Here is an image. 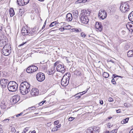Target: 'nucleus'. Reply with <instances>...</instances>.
I'll use <instances>...</instances> for the list:
<instances>
[{
    "mask_svg": "<svg viewBox=\"0 0 133 133\" xmlns=\"http://www.w3.org/2000/svg\"><path fill=\"white\" fill-rule=\"evenodd\" d=\"M59 123V122L58 121H56L54 122V124L56 125H57Z\"/></svg>",
    "mask_w": 133,
    "mask_h": 133,
    "instance_id": "obj_48",
    "label": "nucleus"
},
{
    "mask_svg": "<svg viewBox=\"0 0 133 133\" xmlns=\"http://www.w3.org/2000/svg\"><path fill=\"white\" fill-rule=\"evenodd\" d=\"M56 69L58 71L61 72L62 73H64L66 70L65 66H64L63 64L62 63L61 64L57 65Z\"/></svg>",
    "mask_w": 133,
    "mask_h": 133,
    "instance_id": "obj_9",
    "label": "nucleus"
},
{
    "mask_svg": "<svg viewBox=\"0 0 133 133\" xmlns=\"http://www.w3.org/2000/svg\"><path fill=\"white\" fill-rule=\"evenodd\" d=\"M129 133H133V130H131L130 131Z\"/></svg>",
    "mask_w": 133,
    "mask_h": 133,
    "instance_id": "obj_61",
    "label": "nucleus"
},
{
    "mask_svg": "<svg viewBox=\"0 0 133 133\" xmlns=\"http://www.w3.org/2000/svg\"><path fill=\"white\" fill-rule=\"evenodd\" d=\"M122 34L124 35L125 33V31L123 30L122 31Z\"/></svg>",
    "mask_w": 133,
    "mask_h": 133,
    "instance_id": "obj_58",
    "label": "nucleus"
},
{
    "mask_svg": "<svg viewBox=\"0 0 133 133\" xmlns=\"http://www.w3.org/2000/svg\"><path fill=\"white\" fill-rule=\"evenodd\" d=\"M36 77L38 81L41 82L44 80L45 77L44 74L43 73L39 72L37 74Z\"/></svg>",
    "mask_w": 133,
    "mask_h": 133,
    "instance_id": "obj_8",
    "label": "nucleus"
},
{
    "mask_svg": "<svg viewBox=\"0 0 133 133\" xmlns=\"http://www.w3.org/2000/svg\"><path fill=\"white\" fill-rule=\"evenodd\" d=\"M37 33V31L36 29L33 28L31 31H30L28 33V35L29 36H34L36 35Z\"/></svg>",
    "mask_w": 133,
    "mask_h": 133,
    "instance_id": "obj_16",
    "label": "nucleus"
},
{
    "mask_svg": "<svg viewBox=\"0 0 133 133\" xmlns=\"http://www.w3.org/2000/svg\"><path fill=\"white\" fill-rule=\"evenodd\" d=\"M75 118L71 117L69 118L68 120L70 121H73Z\"/></svg>",
    "mask_w": 133,
    "mask_h": 133,
    "instance_id": "obj_44",
    "label": "nucleus"
},
{
    "mask_svg": "<svg viewBox=\"0 0 133 133\" xmlns=\"http://www.w3.org/2000/svg\"><path fill=\"white\" fill-rule=\"evenodd\" d=\"M24 1L23 0H17V3L20 6H23L24 5Z\"/></svg>",
    "mask_w": 133,
    "mask_h": 133,
    "instance_id": "obj_27",
    "label": "nucleus"
},
{
    "mask_svg": "<svg viewBox=\"0 0 133 133\" xmlns=\"http://www.w3.org/2000/svg\"><path fill=\"white\" fill-rule=\"evenodd\" d=\"M128 18L130 21L133 22V11L129 15Z\"/></svg>",
    "mask_w": 133,
    "mask_h": 133,
    "instance_id": "obj_25",
    "label": "nucleus"
},
{
    "mask_svg": "<svg viewBox=\"0 0 133 133\" xmlns=\"http://www.w3.org/2000/svg\"><path fill=\"white\" fill-rule=\"evenodd\" d=\"M108 100L110 102H112L113 101V99L111 97H109L108 98Z\"/></svg>",
    "mask_w": 133,
    "mask_h": 133,
    "instance_id": "obj_46",
    "label": "nucleus"
},
{
    "mask_svg": "<svg viewBox=\"0 0 133 133\" xmlns=\"http://www.w3.org/2000/svg\"><path fill=\"white\" fill-rule=\"evenodd\" d=\"M103 76L104 77L107 78L109 76V74L107 72H105L103 73Z\"/></svg>",
    "mask_w": 133,
    "mask_h": 133,
    "instance_id": "obj_32",
    "label": "nucleus"
},
{
    "mask_svg": "<svg viewBox=\"0 0 133 133\" xmlns=\"http://www.w3.org/2000/svg\"><path fill=\"white\" fill-rule=\"evenodd\" d=\"M129 119V118H127L124 119L122 120L121 122V123L122 124H123L125 123H126L128 122Z\"/></svg>",
    "mask_w": 133,
    "mask_h": 133,
    "instance_id": "obj_30",
    "label": "nucleus"
},
{
    "mask_svg": "<svg viewBox=\"0 0 133 133\" xmlns=\"http://www.w3.org/2000/svg\"><path fill=\"white\" fill-rule=\"evenodd\" d=\"M2 30V26L0 25V31Z\"/></svg>",
    "mask_w": 133,
    "mask_h": 133,
    "instance_id": "obj_59",
    "label": "nucleus"
},
{
    "mask_svg": "<svg viewBox=\"0 0 133 133\" xmlns=\"http://www.w3.org/2000/svg\"><path fill=\"white\" fill-rule=\"evenodd\" d=\"M26 71L28 73H32V71H31L30 66L28 67L26 69Z\"/></svg>",
    "mask_w": 133,
    "mask_h": 133,
    "instance_id": "obj_33",
    "label": "nucleus"
},
{
    "mask_svg": "<svg viewBox=\"0 0 133 133\" xmlns=\"http://www.w3.org/2000/svg\"><path fill=\"white\" fill-rule=\"evenodd\" d=\"M82 11H84V14L85 16H87V17L90 15V12L89 10L87 9V10H83Z\"/></svg>",
    "mask_w": 133,
    "mask_h": 133,
    "instance_id": "obj_26",
    "label": "nucleus"
},
{
    "mask_svg": "<svg viewBox=\"0 0 133 133\" xmlns=\"http://www.w3.org/2000/svg\"><path fill=\"white\" fill-rule=\"evenodd\" d=\"M127 55L129 57H133V49L129 50L128 52Z\"/></svg>",
    "mask_w": 133,
    "mask_h": 133,
    "instance_id": "obj_28",
    "label": "nucleus"
},
{
    "mask_svg": "<svg viewBox=\"0 0 133 133\" xmlns=\"http://www.w3.org/2000/svg\"><path fill=\"white\" fill-rule=\"evenodd\" d=\"M100 130V128L97 126H94L93 127L89 128L87 130V133H99Z\"/></svg>",
    "mask_w": 133,
    "mask_h": 133,
    "instance_id": "obj_4",
    "label": "nucleus"
},
{
    "mask_svg": "<svg viewBox=\"0 0 133 133\" xmlns=\"http://www.w3.org/2000/svg\"><path fill=\"white\" fill-rule=\"evenodd\" d=\"M116 111L117 113H119L121 112V110L120 109H119L117 110H116Z\"/></svg>",
    "mask_w": 133,
    "mask_h": 133,
    "instance_id": "obj_57",
    "label": "nucleus"
},
{
    "mask_svg": "<svg viewBox=\"0 0 133 133\" xmlns=\"http://www.w3.org/2000/svg\"><path fill=\"white\" fill-rule=\"evenodd\" d=\"M100 103L101 104V105H102L103 104V100H101V101H100Z\"/></svg>",
    "mask_w": 133,
    "mask_h": 133,
    "instance_id": "obj_56",
    "label": "nucleus"
},
{
    "mask_svg": "<svg viewBox=\"0 0 133 133\" xmlns=\"http://www.w3.org/2000/svg\"><path fill=\"white\" fill-rule=\"evenodd\" d=\"M3 131L2 129V125L0 124V133H3Z\"/></svg>",
    "mask_w": 133,
    "mask_h": 133,
    "instance_id": "obj_41",
    "label": "nucleus"
},
{
    "mask_svg": "<svg viewBox=\"0 0 133 133\" xmlns=\"http://www.w3.org/2000/svg\"><path fill=\"white\" fill-rule=\"evenodd\" d=\"M5 38L6 39H5L0 40V47H2L4 46H5V45H6V44L7 42V38Z\"/></svg>",
    "mask_w": 133,
    "mask_h": 133,
    "instance_id": "obj_17",
    "label": "nucleus"
},
{
    "mask_svg": "<svg viewBox=\"0 0 133 133\" xmlns=\"http://www.w3.org/2000/svg\"><path fill=\"white\" fill-rule=\"evenodd\" d=\"M30 67L31 71H32V73L36 71L38 69L37 67L34 65L30 66Z\"/></svg>",
    "mask_w": 133,
    "mask_h": 133,
    "instance_id": "obj_24",
    "label": "nucleus"
},
{
    "mask_svg": "<svg viewBox=\"0 0 133 133\" xmlns=\"http://www.w3.org/2000/svg\"><path fill=\"white\" fill-rule=\"evenodd\" d=\"M112 118V117H108V119H111Z\"/></svg>",
    "mask_w": 133,
    "mask_h": 133,
    "instance_id": "obj_64",
    "label": "nucleus"
},
{
    "mask_svg": "<svg viewBox=\"0 0 133 133\" xmlns=\"http://www.w3.org/2000/svg\"><path fill=\"white\" fill-rule=\"evenodd\" d=\"M107 16V13L105 10L101 9L99 11L98 17L99 18L104 19Z\"/></svg>",
    "mask_w": 133,
    "mask_h": 133,
    "instance_id": "obj_7",
    "label": "nucleus"
},
{
    "mask_svg": "<svg viewBox=\"0 0 133 133\" xmlns=\"http://www.w3.org/2000/svg\"><path fill=\"white\" fill-rule=\"evenodd\" d=\"M5 30L6 32H7L9 33H10L11 32V29L10 28V27L9 26L6 27Z\"/></svg>",
    "mask_w": 133,
    "mask_h": 133,
    "instance_id": "obj_34",
    "label": "nucleus"
},
{
    "mask_svg": "<svg viewBox=\"0 0 133 133\" xmlns=\"http://www.w3.org/2000/svg\"><path fill=\"white\" fill-rule=\"evenodd\" d=\"M75 31L76 32H78V31H79V30L78 29L75 30Z\"/></svg>",
    "mask_w": 133,
    "mask_h": 133,
    "instance_id": "obj_63",
    "label": "nucleus"
},
{
    "mask_svg": "<svg viewBox=\"0 0 133 133\" xmlns=\"http://www.w3.org/2000/svg\"><path fill=\"white\" fill-rule=\"evenodd\" d=\"M29 129V128L28 127H26L24 129V130L23 131H25L26 132V131H27Z\"/></svg>",
    "mask_w": 133,
    "mask_h": 133,
    "instance_id": "obj_51",
    "label": "nucleus"
},
{
    "mask_svg": "<svg viewBox=\"0 0 133 133\" xmlns=\"http://www.w3.org/2000/svg\"><path fill=\"white\" fill-rule=\"evenodd\" d=\"M24 1V5L27 4L29 3V0H23Z\"/></svg>",
    "mask_w": 133,
    "mask_h": 133,
    "instance_id": "obj_40",
    "label": "nucleus"
},
{
    "mask_svg": "<svg viewBox=\"0 0 133 133\" xmlns=\"http://www.w3.org/2000/svg\"><path fill=\"white\" fill-rule=\"evenodd\" d=\"M29 30L24 28H22L21 30V33L23 36L28 35L29 32Z\"/></svg>",
    "mask_w": 133,
    "mask_h": 133,
    "instance_id": "obj_15",
    "label": "nucleus"
},
{
    "mask_svg": "<svg viewBox=\"0 0 133 133\" xmlns=\"http://www.w3.org/2000/svg\"><path fill=\"white\" fill-rule=\"evenodd\" d=\"M69 26V25L67 26V27H68ZM67 27V26H64L63 28H60L59 29V30L61 31H64V30L65 29H66V27Z\"/></svg>",
    "mask_w": 133,
    "mask_h": 133,
    "instance_id": "obj_39",
    "label": "nucleus"
},
{
    "mask_svg": "<svg viewBox=\"0 0 133 133\" xmlns=\"http://www.w3.org/2000/svg\"><path fill=\"white\" fill-rule=\"evenodd\" d=\"M9 82L8 80L7 79L1 78L0 81V83L2 87L3 88H5Z\"/></svg>",
    "mask_w": 133,
    "mask_h": 133,
    "instance_id": "obj_10",
    "label": "nucleus"
},
{
    "mask_svg": "<svg viewBox=\"0 0 133 133\" xmlns=\"http://www.w3.org/2000/svg\"><path fill=\"white\" fill-rule=\"evenodd\" d=\"M7 103L6 102L2 101L1 104V106L2 109H5L6 108Z\"/></svg>",
    "mask_w": 133,
    "mask_h": 133,
    "instance_id": "obj_21",
    "label": "nucleus"
},
{
    "mask_svg": "<svg viewBox=\"0 0 133 133\" xmlns=\"http://www.w3.org/2000/svg\"><path fill=\"white\" fill-rule=\"evenodd\" d=\"M54 72L53 70H48V74L49 75H52L54 74Z\"/></svg>",
    "mask_w": 133,
    "mask_h": 133,
    "instance_id": "obj_38",
    "label": "nucleus"
},
{
    "mask_svg": "<svg viewBox=\"0 0 133 133\" xmlns=\"http://www.w3.org/2000/svg\"><path fill=\"white\" fill-rule=\"evenodd\" d=\"M88 89H89L88 88L87 89V91H84L82 92H80L78 94H76V97H78V98H80L81 97V96L85 93L88 91Z\"/></svg>",
    "mask_w": 133,
    "mask_h": 133,
    "instance_id": "obj_22",
    "label": "nucleus"
},
{
    "mask_svg": "<svg viewBox=\"0 0 133 133\" xmlns=\"http://www.w3.org/2000/svg\"><path fill=\"white\" fill-rule=\"evenodd\" d=\"M112 126V125L111 123H108L107 124V127H108L110 128Z\"/></svg>",
    "mask_w": 133,
    "mask_h": 133,
    "instance_id": "obj_49",
    "label": "nucleus"
},
{
    "mask_svg": "<svg viewBox=\"0 0 133 133\" xmlns=\"http://www.w3.org/2000/svg\"><path fill=\"white\" fill-rule=\"evenodd\" d=\"M130 9L129 4L126 3H122L120 7L121 11L125 13L128 11Z\"/></svg>",
    "mask_w": 133,
    "mask_h": 133,
    "instance_id": "obj_5",
    "label": "nucleus"
},
{
    "mask_svg": "<svg viewBox=\"0 0 133 133\" xmlns=\"http://www.w3.org/2000/svg\"><path fill=\"white\" fill-rule=\"evenodd\" d=\"M113 77H114V78L112 79L111 82L113 84H116V82L115 81L114 78H115L116 77H121V76L117 75L116 74H113L112 77V78H113Z\"/></svg>",
    "mask_w": 133,
    "mask_h": 133,
    "instance_id": "obj_23",
    "label": "nucleus"
},
{
    "mask_svg": "<svg viewBox=\"0 0 133 133\" xmlns=\"http://www.w3.org/2000/svg\"><path fill=\"white\" fill-rule=\"evenodd\" d=\"M30 85L28 82L24 81L21 84L19 90L22 95H25L29 92L30 90Z\"/></svg>",
    "mask_w": 133,
    "mask_h": 133,
    "instance_id": "obj_1",
    "label": "nucleus"
},
{
    "mask_svg": "<svg viewBox=\"0 0 133 133\" xmlns=\"http://www.w3.org/2000/svg\"><path fill=\"white\" fill-rule=\"evenodd\" d=\"M74 74L77 76H81L82 75V70L79 68L76 69L74 71Z\"/></svg>",
    "mask_w": 133,
    "mask_h": 133,
    "instance_id": "obj_18",
    "label": "nucleus"
},
{
    "mask_svg": "<svg viewBox=\"0 0 133 133\" xmlns=\"http://www.w3.org/2000/svg\"><path fill=\"white\" fill-rule=\"evenodd\" d=\"M26 43V42H23L22 44L19 45V46H23V45H24Z\"/></svg>",
    "mask_w": 133,
    "mask_h": 133,
    "instance_id": "obj_50",
    "label": "nucleus"
},
{
    "mask_svg": "<svg viewBox=\"0 0 133 133\" xmlns=\"http://www.w3.org/2000/svg\"><path fill=\"white\" fill-rule=\"evenodd\" d=\"M109 131H106L104 133H109Z\"/></svg>",
    "mask_w": 133,
    "mask_h": 133,
    "instance_id": "obj_62",
    "label": "nucleus"
},
{
    "mask_svg": "<svg viewBox=\"0 0 133 133\" xmlns=\"http://www.w3.org/2000/svg\"><path fill=\"white\" fill-rule=\"evenodd\" d=\"M95 27L97 29V31L98 30L101 32L102 30L103 26L102 23L101 22H96L95 25Z\"/></svg>",
    "mask_w": 133,
    "mask_h": 133,
    "instance_id": "obj_12",
    "label": "nucleus"
},
{
    "mask_svg": "<svg viewBox=\"0 0 133 133\" xmlns=\"http://www.w3.org/2000/svg\"><path fill=\"white\" fill-rule=\"evenodd\" d=\"M74 18L77 19L78 16V12L77 10H74L73 12Z\"/></svg>",
    "mask_w": 133,
    "mask_h": 133,
    "instance_id": "obj_20",
    "label": "nucleus"
},
{
    "mask_svg": "<svg viewBox=\"0 0 133 133\" xmlns=\"http://www.w3.org/2000/svg\"><path fill=\"white\" fill-rule=\"evenodd\" d=\"M9 13L10 17H12L14 16L15 14V12L13 9L11 8L10 9Z\"/></svg>",
    "mask_w": 133,
    "mask_h": 133,
    "instance_id": "obj_29",
    "label": "nucleus"
},
{
    "mask_svg": "<svg viewBox=\"0 0 133 133\" xmlns=\"http://www.w3.org/2000/svg\"><path fill=\"white\" fill-rule=\"evenodd\" d=\"M19 99V96L18 95H15L12 97L11 99V101L13 102V104H14L17 102Z\"/></svg>",
    "mask_w": 133,
    "mask_h": 133,
    "instance_id": "obj_11",
    "label": "nucleus"
},
{
    "mask_svg": "<svg viewBox=\"0 0 133 133\" xmlns=\"http://www.w3.org/2000/svg\"><path fill=\"white\" fill-rule=\"evenodd\" d=\"M66 75H68V78H63L62 79L61 82L62 85L64 86H66L68 84L69 80L70 79L69 77H70L71 74L70 73H68L66 74Z\"/></svg>",
    "mask_w": 133,
    "mask_h": 133,
    "instance_id": "obj_6",
    "label": "nucleus"
},
{
    "mask_svg": "<svg viewBox=\"0 0 133 133\" xmlns=\"http://www.w3.org/2000/svg\"><path fill=\"white\" fill-rule=\"evenodd\" d=\"M84 11H81V12L79 16V19L81 23L86 24L89 22V20L88 17L84 14Z\"/></svg>",
    "mask_w": 133,
    "mask_h": 133,
    "instance_id": "obj_3",
    "label": "nucleus"
},
{
    "mask_svg": "<svg viewBox=\"0 0 133 133\" xmlns=\"http://www.w3.org/2000/svg\"><path fill=\"white\" fill-rule=\"evenodd\" d=\"M6 48L4 46L2 49V51L3 54L5 56H7L9 55L10 53V51L8 49H5Z\"/></svg>",
    "mask_w": 133,
    "mask_h": 133,
    "instance_id": "obj_14",
    "label": "nucleus"
},
{
    "mask_svg": "<svg viewBox=\"0 0 133 133\" xmlns=\"http://www.w3.org/2000/svg\"><path fill=\"white\" fill-rule=\"evenodd\" d=\"M46 101L45 100L43 101L42 102L40 103V104H41L42 102H43V103H45L46 102Z\"/></svg>",
    "mask_w": 133,
    "mask_h": 133,
    "instance_id": "obj_60",
    "label": "nucleus"
},
{
    "mask_svg": "<svg viewBox=\"0 0 133 133\" xmlns=\"http://www.w3.org/2000/svg\"><path fill=\"white\" fill-rule=\"evenodd\" d=\"M17 84L14 81H10L7 85L8 90L10 91H15L17 90Z\"/></svg>",
    "mask_w": 133,
    "mask_h": 133,
    "instance_id": "obj_2",
    "label": "nucleus"
},
{
    "mask_svg": "<svg viewBox=\"0 0 133 133\" xmlns=\"http://www.w3.org/2000/svg\"><path fill=\"white\" fill-rule=\"evenodd\" d=\"M58 130L57 128L55 126L53 128H52V131H57Z\"/></svg>",
    "mask_w": 133,
    "mask_h": 133,
    "instance_id": "obj_42",
    "label": "nucleus"
},
{
    "mask_svg": "<svg viewBox=\"0 0 133 133\" xmlns=\"http://www.w3.org/2000/svg\"><path fill=\"white\" fill-rule=\"evenodd\" d=\"M61 126V124H60L56 126V127L57 128V129H58V128H60Z\"/></svg>",
    "mask_w": 133,
    "mask_h": 133,
    "instance_id": "obj_54",
    "label": "nucleus"
},
{
    "mask_svg": "<svg viewBox=\"0 0 133 133\" xmlns=\"http://www.w3.org/2000/svg\"><path fill=\"white\" fill-rule=\"evenodd\" d=\"M81 36L83 37H85L86 36V35L83 32H81Z\"/></svg>",
    "mask_w": 133,
    "mask_h": 133,
    "instance_id": "obj_43",
    "label": "nucleus"
},
{
    "mask_svg": "<svg viewBox=\"0 0 133 133\" xmlns=\"http://www.w3.org/2000/svg\"><path fill=\"white\" fill-rule=\"evenodd\" d=\"M39 92V90L37 89L33 88L31 90V94L32 96H36L38 94Z\"/></svg>",
    "mask_w": 133,
    "mask_h": 133,
    "instance_id": "obj_13",
    "label": "nucleus"
},
{
    "mask_svg": "<svg viewBox=\"0 0 133 133\" xmlns=\"http://www.w3.org/2000/svg\"><path fill=\"white\" fill-rule=\"evenodd\" d=\"M22 114H23L22 113H20V114H18L16 116V117H18L19 116H20L22 115Z\"/></svg>",
    "mask_w": 133,
    "mask_h": 133,
    "instance_id": "obj_53",
    "label": "nucleus"
},
{
    "mask_svg": "<svg viewBox=\"0 0 133 133\" xmlns=\"http://www.w3.org/2000/svg\"><path fill=\"white\" fill-rule=\"evenodd\" d=\"M56 24L57 23L56 21L53 22L49 26L50 27H53L56 25Z\"/></svg>",
    "mask_w": 133,
    "mask_h": 133,
    "instance_id": "obj_36",
    "label": "nucleus"
},
{
    "mask_svg": "<svg viewBox=\"0 0 133 133\" xmlns=\"http://www.w3.org/2000/svg\"><path fill=\"white\" fill-rule=\"evenodd\" d=\"M117 132V129H114L112 130L111 132V133H116Z\"/></svg>",
    "mask_w": 133,
    "mask_h": 133,
    "instance_id": "obj_45",
    "label": "nucleus"
},
{
    "mask_svg": "<svg viewBox=\"0 0 133 133\" xmlns=\"http://www.w3.org/2000/svg\"><path fill=\"white\" fill-rule=\"evenodd\" d=\"M29 133H36V131L35 130L33 131L32 132L31 131H30Z\"/></svg>",
    "mask_w": 133,
    "mask_h": 133,
    "instance_id": "obj_55",
    "label": "nucleus"
},
{
    "mask_svg": "<svg viewBox=\"0 0 133 133\" xmlns=\"http://www.w3.org/2000/svg\"><path fill=\"white\" fill-rule=\"evenodd\" d=\"M11 131L13 132H15L16 130L14 127H12L11 129Z\"/></svg>",
    "mask_w": 133,
    "mask_h": 133,
    "instance_id": "obj_47",
    "label": "nucleus"
},
{
    "mask_svg": "<svg viewBox=\"0 0 133 133\" xmlns=\"http://www.w3.org/2000/svg\"><path fill=\"white\" fill-rule=\"evenodd\" d=\"M124 105L125 107H128L129 106V105L127 103H125L124 104Z\"/></svg>",
    "mask_w": 133,
    "mask_h": 133,
    "instance_id": "obj_52",
    "label": "nucleus"
},
{
    "mask_svg": "<svg viewBox=\"0 0 133 133\" xmlns=\"http://www.w3.org/2000/svg\"><path fill=\"white\" fill-rule=\"evenodd\" d=\"M35 107L34 106H32L30 107L28 109L26 110H33L35 109Z\"/></svg>",
    "mask_w": 133,
    "mask_h": 133,
    "instance_id": "obj_37",
    "label": "nucleus"
},
{
    "mask_svg": "<svg viewBox=\"0 0 133 133\" xmlns=\"http://www.w3.org/2000/svg\"><path fill=\"white\" fill-rule=\"evenodd\" d=\"M72 19V16L71 14L69 13L67 14L66 16V19L68 21H71Z\"/></svg>",
    "mask_w": 133,
    "mask_h": 133,
    "instance_id": "obj_19",
    "label": "nucleus"
},
{
    "mask_svg": "<svg viewBox=\"0 0 133 133\" xmlns=\"http://www.w3.org/2000/svg\"><path fill=\"white\" fill-rule=\"evenodd\" d=\"M61 63L59 61H57L54 64V66L55 67L57 65V66L58 65L61 64Z\"/></svg>",
    "mask_w": 133,
    "mask_h": 133,
    "instance_id": "obj_35",
    "label": "nucleus"
},
{
    "mask_svg": "<svg viewBox=\"0 0 133 133\" xmlns=\"http://www.w3.org/2000/svg\"><path fill=\"white\" fill-rule=\"evenodd\" d=\"M87 1V0H78L76 1V3H84Z\"/></svg>",
    "mask_w": 133,
    "mask_h": 133,
    "instance_id": "obj_31",
    "label": "nucleus"
}]
</instances>
